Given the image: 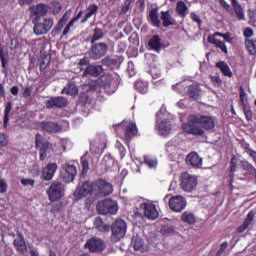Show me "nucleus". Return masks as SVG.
<instances>
[{
    "mask_svg": "<svg viewBox=\"0 0 256 256\" xmlns=\"http://www.w3.org/2000/svg\"><path fill=\"white\" fill-rule=\"evenodd\" d=\"M62 9H63V6H61L60 2H57V1L53 2V6H52L53 15H59Z\"/></svg>",
    "mask_w": 256,
    "mask_h": 256,
    "instance_id": "6e6d98bb",
    "label": "nucleus"
},
{
    "mask_svg": "<svg viewBox=\"0 0 256 256\" xmlns=\"http://www.w3.org/2000/svg\"><path fill=\"white\" fill-rule=\"evenodd\" d=\"M186 165L193 169H201L203 167V158L197 152L192 151L186 156Z\"/></svg>",
    "mask_w": 256,
    "mask_h": 256,
    "instance_id": "2eb2a0df",
    "label": "nucleus"
},
{
    "mask_svg": "<svg viewBox=\"0 0 256 256\" xmlns=\"http://www.w3.org/2000/svg\"><path fill=\"white\" fill-rule=\"evenodd\" d=\"M144 163L147 165L150 169H153V167H157V159L153 158L151 156H145L144 157Z\"/></svg>",
    "mask_w": 256,
    "mask_h": 256,
    "instance_id": "3c124183",
    "label": "nucleus"
},
{
    "mask_svg": "<svg viewBox=\"0 0 256 256\" xmlns=\"http://www.w3.org/2000/svg\"><path fill=\"white\" fill-rule=\"evenodd\" d=\"M99 11V6L97 4H91L88 6L86 10L85 17L81 20V23H87L89 19L92 18L93 15H97V12Z\"/></svg>",
    "mask_w": 256,
    "mask_h": 256,
    "instance_id": "72a5a7b5",
    "label": "nucleus"
},
{
    "mask_svg": "<svg viewBox=\"0 0 256 256\" xmlns=\"http://www.w3.org/2000/svg\"><path fill=\"white\" fill-rule=\"evenodd\" d=\"M190 19L193 21V23H196L199 28H201V25H203V20H201V16H199L195 12H191Z\"/></svg>",
    "mask_w": 256,
    "mask_h": 256,
    "instance_id": "864d4df0",
    "label": "nucleus"
},
{
    "mask_svg": "<svg viewBox=\"0 0 256 256\" xmlns=\"http://www.w3.org/2000/svg\"><path fill=\"white\" fill-rule=\"evenodd\" d=\"M107 49H109V47L105 42L94 43L90 50L91 59H94L95 61H97V59H101V57H105V55L107 54Z\"/></svg>",
    "mask_w": 256,
    "mask_h": 256,
    "instance_id": "ddd939ff",
    "label": "nucleus"
},
{
    "mask_svg": "<svg viewBox=\"0 0 256 256\" xmlns=\"http://www.w3.org/2000/svg\"><path fill=\"white\" fill-rule=\"evenodd\" d=\"M84 249H88L89 253H103L107 249V245L105 244V240L93 236L86 240Z\"/></svg>",
    "mask_w": 256,
    "mask_h": 256,
    "instance_id": "9d476101",
    "label": "nucleus"
},
{
    "mask_svg": "<svg viewBox=\"0 0 256 256\" xmlns=\"http://www.w3.org/2000/svg\"><path fill=\"white\" fill-rule=\"evenodd\" d=\"M9 145V138L5 133H0V147H7Z\"/></svg>",
    "mask_w": 256,
    "mask_h": 256,
    "instance_id": "0e129e2a",
    "label": "nucleus"
},
{
    "mask_svg": "<svg viewBox=\"0 0 256 256\" xmlns=\"http://www.w3.org/2000/svg\"><path fill=\"white\" fill-rule=\"evenodd\" d=\"M171 132V122L170 121H162L161 122V135L167 137Z\"/></svg>",
    "mask_w": 256,
    "mask_h": 256,
    "instance_id": "a18cd8bd",
    "label": "nucleus"
},
{
    "mask_svg": "<svg viewBox=\"0 0 256 256\" xmlns=\"http://www.w3.org/2000/svg\"><path fill=\"white\" fill-rule=\"evenodd\" d=\"M62 95L65 93L66 95H70L71 97H75L77 93H79V88L74 83H68L66 87L62 90Z\"/></svg>",
    "mask_w": 256,
    "mask_h": 256,
    "instance_id": "c9c22d12",
    "label": "nucleus"
},
{
    "mask_svg": "<svg viewBox=\"0 0 256 256\" xmlns=\"http://www.w3.org/2000/svg\"><path fill=\"white\" fill-rule=\"evenodd\" d=\"M32 23L34 25L33 31L35 35H47L53 29L54 20L53 18L35 17Z\"/></svg>",
    "mask_w": 256,
    "mask_h": 256,
    "instance_id": "7ed1b4c3",
    "label": "nucleus"
},
{
    "mask_svg": "<svg viewBox=\"0 0 256 256\" xmlns=\"http://www.w3.org/2000/svg\"><path fill=\"white\" fill-rule=\"evenodd\" d=\"M186 95L190 97V99H194V101H198L201 99V85L199 84H191L186 88Z\"/></svg>",
    "mask_w": 256,
    "mask_h": 256,
    "instance_id": "4be33fe9",
    "label": "nucleus"
},
{
    "mask_svg": "<svg viewBox=\"0 0 256 256\" xmlns=\"http://www.w3.org/2000/svg\"><path fill=\"white\" fill-rule=\"evenodd\" d=\"M39 126L41 127L42 131H44V133L50 134L59 133L62 129L61 125L54 121H42L39 123Z\"/></svg>",
    "mask_w": 256,
    "mask_h": 256,
    "instance_id": "a211bd4d",
    "label": "nucleus"
},
{
    "mask_svg": "<svg viewBox=\"0 0 256 256\" xmlns=\"http://www.w3.org/2000/svg\"><path fill=\"white\" fill-rule=\"evenodd\" d=\"M245 46L248 49L250 55L256 54V39H246Z\"/></svg>",
    "mask_w": 256,
    "mask_h": 256,
    "instance_id": "79ce46f5",
    "label": "nucleus"
},
{
    "mask_svg": "<svg viewBox=\"0 0 256 256\" xmlns=\"http://www.w3.org/2000/svg\"><path fill=\"white\" fill-rule=\"evenodd\" d=\"M121 63H123V58L121 57H106L102 60V65L105 67H109V69H119L121 67Z\"/></svg>",
    "mask_w": 256,
    "mask_h": 256,
    "instance_id": "5701e85b",
    "label": "nucleus"
},
{
    "mask_svg": "<svg viewBox=\"0 0 256 256\" xmlns=\"http://www.w3.org/2000/svg\"><path fill=\"white\" fill-rule=\"evenodd\" d=\"M11 109H13V104L11 102H7L4 110V127H7V123H9V114L11 113Z\"/></svg>",
    "mask_w": 256,
    "mask_h": 256,
    "instance_id": "49530a36",
    "label": "nucleus"
},
{
    "mask_svg": "<svg viewBox=\"0 0 256 256\" xmlns=\"http://www.w3.org/2000/svg\"><path fill=\"white\" fill-rule=\"evenodd\" d=\"M216 67L221 71L224 77H233V72L231 71V68L229 67V64H227V62L220 61L216 63Z\"/></svg>",
    "mask_w": 256,
    "mask_h": 256,
    "instance_id": "473e14b6",
    "label": "nucleus"
},
{
    "mask_svg": "<svg viewBox=\"0 0 256 256\" xmlns=\"http://www.w3.org/2000/svg\"><path fill=\"white\" fill-rule=\"evenodd\" d=\"M164 202L168 203V207L174 213H182V211H185V208L187 207V198L181 195H167L164 197Z\"/></svg>",
    "mask_w": 256,
    "mask_h": 256,
    "instance_id": "423d86ee",
    "label": "nucleus"
},
{
    "mask_svg": "<svg viewBox=\"0 0 256 256\" xmlns=\"http://www.w3.org/2000/svg\"><path fill=\"white\" fill-rule=\"evenodd\" d=\"M232 11L235 13L238 21H245V10H243V6L237 0H231Z\"/></svg>",
    "mask_w": 256,
    "mask_h": 256,
    "instance_id": "a878e982",
    "label": "nucleus"
},
{
    "mask_svg": "<svg viewBox=\"0 0 256 256\" xmlns=\"http://www.w3.org/2000/svg\"><path fill=\"white\" fill-rule=\"evenodd\" d=\"M94 193L97 197H107L113 193V184L103 178L94 182Z\"/></svg>",
    "mask_w": 256,
    "mask_h": 256,
    "instance_id": "1a4fd4ad",
    "label": "nucleus"
},
{
    "mask_svg": "<svg viewBox=\"0 0 256 256\" xmlns=\"http://www.w3.org/2000/svg\"><path fill=\"white\" fill-rule=\"evenodd\" d=\"M140 209H143L144 216L147 217V219L155 220L159 217V212L154 204L144 202L140 205Z\"/></svg>",
    "mask_w": 256,
    "mask_h": 256,
    "instance_id": "dca6fc26",
    "label": "nucleus"
},
{
    "mask_svg": "<svg viewBox=\"0 0 256 256\" xmlns=\"http://www.w3.org/2000/svg\"><path fill=\"white\" fill-rule=\"evenodd\" d=\"M94 226L100 231V233H109V231H111V226H109V224H105L101 217L95 218Z\"/></svg>",
    "mask_w": 256,
    "mask_h": 256,
    "instance_id": "2f4dec72",
    "label": "nucleus"
},
{
    "mask_svg": "<svg viewBox=\"0 0 256 256\" xmlns=\"http://www.w3.org/2000/svg\"><path fill=\"white\" fill-rule=\"evenodd\" d=\"M105 33H103V29L96 27L93 29V34L90 39V43L93 45L96 41H100V39H103Z\"/></svg>",
    "mask_w": 256,
    "mask_h": 256,
    "instance_id": "ea45409f",
    "label": "nucleus"
},
{
    "mask_svg": "<svg viewBox=\"0 0 256 256\" xmlns=\"http://www.w3.org/2000/svg\"><path fill=\"white\" fill-rule=\"evenodd\" d=\"M81 167H82V174L87 175V173H89V160L87 159L86 155L81 157Z\"/></svg>",
    "mask_w": 256,
    "mask_h": 256,
    "instance_id": "09e8293b",
    "label": "nucleus"
},
{
    "mask_svg": "<svg viewBox=\"0 0 256 256\" xmlns=\"http://www.w3.org/2000/svg\"><path fill=\"white\" fill-rule=\"evenodd\" d=\"M181 221L183 223H187V225H195V223L197 222L196 218H195V214L191 213V212H183L181 215Z\"/></svg>",
    "mask_w": 256,
    "mask_h": 256,
    "instance_id": "e433bc0d",
    "label": "nucleus"
},
{
    "mask_svg": "<svg viewBox=\"0 0 256 256\" xmlns=\"http://www.w3.org/2000/svg\"><path fill=\"white\" fill-rule=\"evenodd\" d=\"M161 20L163 21V27H171V25H175V19L171 17L169 11L161 12Z\"/></svg>",
    "mask_w": 256,
    "mask_h": 256,
    "instance_id": "4c0bfd02",
    "label": "nucleus"
},
{
    "mask_svg": "<svg viewBox=\"0 0 256 256\" xmlns=\"http://www.w3.org/2000/svg\"><path fill=\"white\" fill-rule=\"evenodd\" d=\"M101 85L104 87L105 91L109 95L115 93L119 87V78L113 76L112 74H105L100 78Z\"/></svg>",
    "mask_w": 256,
    "mask_h": 256,
    "instance_id": "9b49d317",
    "label": "nucleus"
},
{
    "mask_svg": "<svg viewBox=\"0 0 256 256\" xmlns=\"http://www.w3.org/2000/svg\"><path fill=\"white\" fill-rule=\"evenodd\" d=\"M244 151L245 153H247V155H249V157H251L253 159V161L256 163V151L255 150H252L250 147H249V144H247L246 147H244Z\"/></svg>",
    "mask_w": 256,
    "mask_h": 256,
    "instance_id": "e2e57ef3",
    "label": "nucleus"
},
{
    "mask_svg": "<svg viewBox=\"0 0 256 256\" xmlns=\"http://www.w3.org/2000/svg\"><path fill=\"white\" fill-rule=\"evenodd\" d=\"M67 21H69V17L67 16V13H65L52 30V35H54V37H57V35L61 33Z\"/></svg>",
    "mask_w": 256,
    "mask_h": 256,
    "instance_id": "7c9ffc66",
    "label": "nucleus"
},
{
    "mask_svg": "<svg viewBox=\"0 0 256 256\" xmlns=\"http://www.w3.org/2000/svg\"><path fill=\"white\" fill-rule=\"evenodd\" d=\"M215 47H217V49H220L222 53H225V55L229 53V50L227 49V45L225 44L224 41L218 40V43L215 44Z\"/></svg>",
    "mask_w": 256,
    "mask_h": 256,
    "instance_id": "680f3d73",
    "label": "nucleus"
},
{
    "mask_svg": "<svg viewBox=\"0 0 256 256\" xmlns=\"http://www.w3.org/2000/svg\"><path fill=\"white\" fill-rule=\"evenodd\" d=\"M155 131H157L158 135H161V109L156 113Z\"/></svg>",
    "mask_w": 256,
    "mask_h": 256,
    "instance_id": "5fc2aeb1",
    "label": "nucleus"
},
{
    "mask_svg": "<svg viewBox=\"0 0 256 256\" xmlns=\"http://www.w3.org/2000/svg\"><path fill=\"white\" fill-rule=\"evenodd\" d=\"M49 9H51L49 5L45 3H39L37 5L31 6L30 11L34 18L35 17L45 18V15L49 13Z\"/></svg>",
    "mask_w": 256,
    "mask_h": 256,
    "instance_id": "6ab92c4d",
    "label": "nucleus"
},
{
    "mask_svg": "<svg viewBox=\"0 0 256 256\" xmlns=\"http://www.w3.org/2000/svg\"><path fill=\"white\" fill-rule=\"evenodd\" d=\"M162 231H164V235L169 237V235H174V233H175V226H172V225L163 226Z\"/></svg>",
    "mask_w": 256,
    "mask_h": 256,
    "instance_id": "4d7b16f0",
    "label": "nucleus"
},
{
    "mask_svg": "<svg viewBox=\"0 0 256 256\" xmlns=\"http://www.w3.org/2000/svg\"><path fill=\"white\" fill-rule=\"evenodd\" d=\"M49 201L52 203L59 201L65 197V184L60 181H54L51 183L50 187L46 190Z\"/></svg>",
    "mask_w": 256,
    "mask_h": 256,
    "instance_id": "0eeeda50",
    "label": "nucleus"
},
{
    "mask_svg": "<svg viewBox=\"0 0 256 256\" xmlns=\"http://www.w3.org/2000/svg\"><path fill=\"white\" fill-rule=\"evenodd\" d=\"M243 35H244L245 39H251V37H253V35H254V32L251 28L248 27V28H245Z\"/></svg>",
    "mask_w": 256,
    "mask_h": 256,
    "instance_id": "774afa93",
    "label": "nucleus"
},
{
    "mask_svg": "<svg viewBox=\"0 0 256 256\" xmlns=\"http://www.w3.org/2000/svg\"><path fill=\"white\" fill-rule=\"evenodd\" d=\"M239 160L236 158V156H232L230 160V175H235V172H237Z\"/></svg>",
    "mask_w": 256,
    "mask_h": 256,
    "instance_id": "8fccbe9b",
    "label": "nucleus"
},
{
    "mask_svg": "<svg viewBox=\"0 0 256 256\" xmlns=\"http://www.w3.org/2000/svg\"><path fill=\"white\" fill-rule=\"evenodd\" d=\"M227 247H229V243L227 241L223 242L220 245V249L217 251L216 256H221L225 251H227Z\"/></svg>",
    "mask_w": 256,
    "mask_h": 256,
    "instance_id": "338daca9",
    "label": "nucleus"
},
{
    "mask_svg": "<svg viewBox=\"0 0 256 256\" xmlns=\"http://www.w3.org/2000/svg\"><path fill=\"white\" fill-rule=\"evenodd\" d=\"M57 169V163H48L44 168H42V179H44V181H52L57 173Z\"/></svg>",
    "mask_w": 256,
    "mask_h": 256,
    "instance_id": "f3484780",
    "label": "nucleus"
},
{
    "mask_svg": "<svg viewBox=\"0 0 256 256\" xmlns=\"http://www.w3.org/2000/svg\"><path fill=\"white\" fill-rule=\"evenodd\" d=\"M68 100L63 96L51 97L45 102L47 109H63L67 107Z\"/></svg>",
    "mask_w": 256,
    "mask_h": 256,
    "instance_id": "4468645a",
    "label": "nucleus"
},
{
    "mask_svg": "<svg viewBox=\"0 0 256 256\" xmlns=\"http://www.w3.org/2000/svg\"><path fill=\"white\" fill-rule=\"evenodd\" d=\"M150 73L152 75V83L155 87L161 85V69L158 66L152 65L150 68Z\"/></svg>",
    "mask_w": 256,
    "mask_h": 256,
    "instance_id": "cd10ccee",
    "label": "nucleus"
},
{
    "mask_svg": "<svg viewBox=\"0 0 256 256\" xmlns=\"http://www.w3.org/2000/svg\"><path fill=\"white\" fill-rule=\"evenodd\" d=\"M255 219V211L251 210L244 220L243 224L237 228V233H245L247 229H249V226L251 223H253V220Z\"/></svg>",
    "mask_w": 256,
    "mask_h": 256,
    "instance_id": "bb28decb",
    "label": "nucleus"
},
{
    "mask_svg": "<svg viewBox=\"0 0 256 256\" xmlns=\"http://www.w3.org/2000/svg\"><path fill=\"white\" fill-rule=\"evenodd\" d=\"M51 65V54L47 53L41 56L40 58V68L39 71L43 73Z\"/></svg>",
    "mask_w": 256,
    "mask_h": 256,
    "instance_id": "f704fd0d",
    "label": "nucleus"
},
{
    "mask_svg": "<svg viewBox=\"0 0 256 256\" xmlns=\"http://www.w3.org/2000/svg\"><path fill=\"white\" fill-rule=\"evenodd\" d=\"M210 80L214 85H217L218 87L223 85V80H221V76H219V74H216L215 76L211 75Z\"/></svg>",
    "mask_w": 256,
    "mask_h": 256,
    "instance_id": "052dcab7",
    "label": "nucleus"
},
{
    "mask_svg": "<svg viewBox=\"0 0 256 256\" xmlns=\"http://www.w3.org/2000/svg\"><path fill=\"white\" fill-rule=\"evenodd\" d=\"M137 133V124L135 122H129L125 128V142L129 144L131 139H133Z\"/></svg>",
    "mask_w": 256,
    "mask_h": 256,
    "instance_id": "393cba45",
    "label": "nucleus"
},
{
    "mask_svg": "<svg viewBox=\"0 0 256 256\" xmlns=\"http://www.w3.org/2000/svg\"><path fill=\"white\" fill-rule=\"evenodd\" d=\"M20 183L23 187H35V180L31 178H23Z\"/></svg>",
    "mask_w": 256,
    "mask_h": 256,
    "instance_id": "bf43d9fd",
    "label": "nucleus"
},
{
    "mask_svg": "<svg viewBox=\"0 0 256 256\" xmlns=\"http://www.w3.org/2000/svg\"><path fill=\"white\" fill-rule=\"evenodd\" d=\"M241 167L243 171H246L248 175H253L256 172L253 164L249 163L248 161H241Z\"/></svg>",
    "mask_w": 256,
    "mask_h": 256,
    "instance_id": "c03bdc74",
    "label": "nucleus"
},
{
    "mask_svg": "<svg viewBox=\"0 0 256 256\" xmlns=\"http://www.w3.org/2000/svg\"><path fill=\"white\" fill-rule=\"evenodd\" d=\"M101 71H103V67L102 66L90 65L83 72V77H87L88 75L90 77H99V75H101Z\"/></svg>",
    "mask_w": 256,
    "mask_h": 256,
    "instance_id": "c85d7f7f",
    "label": "nucleus"
},
{
    "mask_svg": "<svg viewBox=\"0 0 256 256\" xmlns=\"http://www.w3.org/2000/svg\"><path fill=\"white\" fill-rule=\"evenodd\" d=\"M219 3L224 7V9L229 13L230 15H233V8H231V5L227 3L225 0H219Z\"/></svg>",
    "mask_w": 256,
    "mask_h": 256,
    "instance_id": "69168bd1",
    "label": "nucleus"
},
{
    "mask_svg": "<svg viewBox=\"0 0 256 256\" xmlns=\"http://www.w3.org/2000/svg\"><path fill=\"white\" fill-rule=\"evenodd\" d=\"M35 147L39 149V161H46L47 157L53 153V144L47 141L41 133L35 135Z\"/></svg>",
    "mask_w": 256,
    "mask_h": 256,
    "instance_id": "f03ea898",
    "label": "nucleus"
},
{
    "mask_svg": "<svg viewBox=\"0 0 256 256\" xmlns=\"http://www.w3.org/2000/svg\"><path fill=\"white\" fill-rule=\"evenodd\" d=\"M76 193L80 197H87V195L95 193V182H84L80 188H77Z\"/></svg>",
    "mask_w": 256,
    "mask_h": 256,
    "instance_id": "aec40b11",
    "label": "nucleus"
},
{
    "mask_svg": "<svg viewBox=\"0 0 256 256\" xmlns=\"http://www.w3.org/2000/svg\"><path fill=\"white\" fill-rule=\"evenodd\" d=\"M77 175V167L73 164H64L62 166L61 179L64 183H72Z\"/></svg>",
    "mask_w": 256,
    "mask_h": 256,
    "instance_id": "f8f14e48",
    "label": "nucleus"
},
{
    "mask_svg": "<svg viewBox=\"0 0 256 256\" xmlns=\"http://www.w3.org/2000/svg\"><path fill=\"white\" fill-rule=\"evenodd\" d=\"M110 229V239L112 243H117L118 241H121V239H123L127 233V222H125L123 219H116L111 225Z\"/></svg>",
    "mask_w": 256,
    "mask_h": 256,
    "instance_id": "39448f33",
    "label": "nucleus"
},
{
    "mask_svg": "<svg viewBox=\"0 0 256 256\" xmlns=\"http://www.w3.org/2000/svg\"><path fill=\"white\" fill-rule=\"evenodd\" d=\"M198 180L197 176L184 172L180 177V187L185 193H193L197 189Z\"/></svg>",
    "mask_w": 256,
    "mask_h": 256,
    "instance_id": "6e6552de",
    "label": "nucleus"
},
{
    "mask_svg": "<svg viewBox=\"0 0 256 256\" xmlns=\"http://www.w3.org/2000/svg\"><path fill=\"white\" fill-rule=\"evenodd\" d=\"M149 17H150V21L154 27H159V25H161V20H159V12H158L157 8H153L150 11Z\"/></svg>",
    "mask_w": 256,
    "mask_h": 256,
    "instance_id": "a19ab883",
    "label": "nucleus"
},
{
    "mask_svg": "<svg viewBox=\"0 0 256 256\" xmlns=\"http://www.w3.org/2000/svg\"><path fill=\"white\" fill-rule=\"evenodd\" d=\"M13 246L18 253H27V242H25V237L21 232L17 233V238L14 239Z\"/></svg>",
    "mask_w": 256,
    "mask_h": 256,
    "instance_id": "412c9836",
    "label": "nucleus"
},
{
    "mask_svg": "<svg viewBox=\"0 0 256 256\" xmlns=\"http://www.w3.org/2000/svg\"><path fill=\"white\" fill-rule=\"evenodd\" d=\"M135 89L138 90V93H142V95H144V93H147V91H149V87L147 86V83L143 81L136 82Z\"/></svg>",
    "mask_w": 256,
    "mask_h": 256,
    "instance_id": "de8ad7c7",
    "label": "nucleus"
},
{
    "mask_svg": "<svg viewBox=\"0 0 256 256\" xmlns=\"http://www.w3.org/2000/svg\"><path fill=\"white\" fill-rule=\"evenodd\" d=\"M132 245H133L135 251H142L143 245H144L143 238H141L139 236L133 237Z\"/></svg>",
    "mask_w": 256,
    "mask_h": 256,
    "instance_id": "37998d69",
    "label": "nucleus"
},
{
    "mask_svg": "<svg viewBox=\"0 0 256 256\" xmlns=\"http://www.w3.org/2000/svg\"><path fill=\"white\" fill-rule=\"evenodd\" d=\"M96 210L100 215H117V211H119V205L117 204V201L111 198H107L98 201Z\"/></svg>",
    "mask_w": 256,
    "mask_h": 256,
    "instance_id": "20e7f679",
    "label": "nucleus"
},
{
    "mask_svg": "<svg viewBox=\"0 0 256 256\" xmlns=\"http://www.w3.org/2000/svg\"><path fill=\"white\" fill-rule=\"evenodd\" d=\"M146 47L149 51L159 53L161 51V37H159L157 34L153 35L148 41Z\"/></svg>",
    "mask_w": 256,
    "mask_h": 256,
    "instance_id": "b1692460",
    "label": "nucleus"
},
{
    "mask_svg": "<svg viewBox=\"0 0 256 256\" xmlns=\"http://www.w3.org/2000/svg\"><path fill=\"white\" fill-rule=\"evenodd\" d=\"M79 104L83 105V107H85V105H90L91 100L89 99V95H87L86 93L80 94Z\"/></svg>",
    "mask_w": 256,
    "mask_h": 256,
    "instance_id": "603ef678",
    "label": "nucleus"
},
{
    "mask_svg": "<svg viewBox=\"0 0 256 256\" xmlns=\"http://www.w3.org/2000/svg\"><path fill=\"white\" fill-rule=\"evenodd\" d=\"M0 61L3 68L2 73L4 75H7L8 73L7 65H9V53L5 52V49H3V47H0Z\"/></svg>",
    "mask_w": 256,
    "mask_h": 256,
    "instance_id": "c756f323",
    "label": "nucleus"
},
{
    "mask_svg": "<svg viewBox=\"0 0 256 256\" xmlns=\"http://www.w3.org/2000/svg\"><path fill=\"white\" fill-rule=\"evenodd\" d=\"M187 11H189V7L184 1H178L176 4V12L179 17H187Z\"/></svg>",
    "mask_w": 256,
    "mask_h": 256,
    "instance_id": "58836bf2",
    "label": "nucleus"
},
{
    "mask_svg": "<svg viewBox=\"0 0 256 256\" xmlns=\"http://www.w3.org/2000/svg\"><path fill=\"white\" fill-rule=\"evenodd\" d=\"M243 111L246 119L248 121H251L253 119V112L251 111V107L244 104Z\"/></svg>",
    "mask_w": 256,
    "mask_h": 256,
    "instance_id": "13d9d810",
    "label": "nucleus"
},
{
    "mask_svg": "<svg viewBox=\"0 0 256 256\" xmlns=\"http://www.w3.org/2000/svg\"><path fill=\"white\" fill-rule=\"evenodd\" d=\"M182 129L187 135L203 137L205 131L215 129V119L211 116L192 114L188 116L187 122L182 124Z\"/></svg>",
    "mask_w": 256,
    "mask_h": 256,
    "instance_id": "f257e3e1",
    "label": "nucleus"
}]
</instances>
